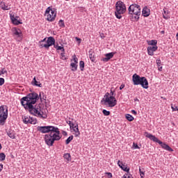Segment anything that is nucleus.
<instances>
[{"label":"nucleus","mask_w":178,"mask_h":178,"mask_svg":"<svg viewBox=\"0 0 178 178\" xmlns=\"http://www.w3.org/2000/svg\"><path fill=\"white\" fill-rule=\"evenodd\" d=\"M38 131L44 135V141L48 147H52L55 141H59L62 138L59 128L54 126L38 127ZM47 133H49L47 134Z\"/></svg>","instance_id":"f257e3e1"},{"label":"nucleus","mask_w":178,"mask_h":178,"mask_svg":"<svg viewBox=\"0 0 178 178\" xmlns=\"http://www.w3.org/2000/svg\"><path fill=\"white\" fill-rule=\"evenodd\" d=\"M40 99L38 94L33 92L28 94L26 97H22L20 99L21 104L26 111L31 109L34 105L37 103V101Z\"/></svg>","instance_id":"f03ea898"},{"label":"nucleus","mask_w":178,"mask_h":178,"mask_svg":"<svg viewBox=\"0 0 178 178\" xmlns=\"http://www.w3.org/2000/svg\"><path fill=\"white\" fill-rule=\"evenodd\" d=\"M129 17L131 22H138L141 15V6L137 3H133L128 8Z\"/></svg>","instance_id":"7ed1b4c3"},{"label":"nucleus","mask_w":178,"mask_h":178,"mask_svg":"<svg viewBox=\"0 0 178 178\" xmlns=\"http://www.w3.org/2000/svg\"><path fill=\"white\" fill-rule=\"evenodd\" d=\"M29 113L40 118V119H47V113H45V109L41 106V104L38 105L33 106L29 110Z\"/></svg>","instance_id":"20e7f679"},{"label":"nucleus","mask_w":178,"mask_h":178,"mask_svg":"<svg viewBox=\"0 0 178 178\" xmlns=\"http://www.w3.org/2000/svg\"><path fill=\"white\" fill-rule=\"evenodd\" d=\"M132 81L134 86H141L143 88L147 90L148 88V80L145 76H140V75L137 74H134L132 76Z\"/></svg>","instance_id":"39448f33"},{"label":"nucleus","mask_w":178,"mask_h":178,"mask_svg":"<svg viewBox=\"0 0 178 178\" xmlns=\"http://www.w3.org/2000/svg\"><path fill=\"white\" fill-rule=\"evenodd\" d=\"M102 102H104V105L108 108H113L118 105V100L115 96H111L109 92H106Z\"/></svg>","instance_id":"423d86ee"},{"label":"nucleus","mask_w":178,"mask_h":178,"mask_svg":"<svg viewBox=\"0 0 178 178\" xmlns=\"http://www.w3.org/2000/svg\"><path fill=\"white\" fill-rule=\"evenodd\" d=\"M145 137H147V138H149V140H151L152 141H154V143H157L158 144H159V145H161V147L163 148V149H165V151L173 152V149H172L170 146H169L166 143H163L162 141L158 139V138H156L155 136L148 132H145Z\"/></svg>","instance_id":"0eeeda50"},{"label":"nucleus","mask_w":178,"mask_h":178,"mask_svg":"<svg viewBox=\"0 0 178 178\" xmlns=\"http://www.w3.org/2000/svg\"><path fill=\"white\" fill-rule=\"evenodd\" d=\"M126 4L122 1H118L115 3V15L117 19H122V15L126 13Z\"/></svg>","instance_id":"6e6552de"},{"label":"nucleus","mask_w":178,"mask_h":178,"mask_svg":"<svg viewBox=\"0 0 178 178\" xmlns=\"http://www.w3.org/2000/svg\"><path fill=\"white\" fill-rule=\"evenodd\" d=\"M44 16L47 22H55V19H56V10L51 6L48 7L44 12Z\"/></svg>","instance_id":"1a4fd4ad"},{"label":"nucleus","mask_w":178,"mask_h":178,"mask_svg":"<svg viewBox=\"0 0 178 178\" xmlns=\"http://www.w3.org/2000/svg\"><path fill=\"white\" fill-rule=\"evenodd\" d=\"M8 119V106H0V126H3Z\"/></svg>","instance_id":"9d476101"},{"label":"nucleus","mask_w":178,"mask_h":178,"mask_svg":"<svg viewBox=\"0 0 178 178\" xmlns=\"http://www.w3.org/2000/svg\"><path fill=\"white\" fill-rule=\"evenodd\" d=\"M22 120L24 124H35L37 123L36 119H34L29 115H23Z\"/></svg>","instance_id":"9b49d317"},{"label":"nucleus","mask_w":178,"mask_h":178,"mask_svg":"<svg viewBox=\"0 0 178 178\" xmlns=\"http://www.w3.org/2000/svg\"><path fill=\"white\" fill-rule=\"evenodd\" d=\"M13 33V35L15 38H22L23 37V33H22V30L19 28L14 27L11 29Z\"/></svg>","instance_id":"f8f14e48"},{"label":"nucleus","mask_w":178,"mask_h":178,"mask_svg":"<svg viewBox=\"0 0 178 178\" xmlns=\"http://www.w3.org/2000/svg\"><path fill=\"white\" fill-rule=\"evenodd\" d=\"M70 128L72 129L73 131L75 133V137H79L80 136V131H79V124L72 122L70 125Z\"/></svg>","instance_id":"ddd939ff"},{"label":"nucleus","mask_w":178,"mask_h":178,"mask_svg":"<svg viewBox=\"0 0 178 178\" xmlns=\"http://www.w3.org/2000/svg\"><path fill=\"white\" fill-rule=\"evenodd\" d=\"M158 49V46H150L147 47V54L149 56H154V53Z\"/></svg>","instance_id":"4468645a"},{"label":"nucleus","mask_w":178,"mask_h":178,"mask_svg":"<svg viewBox=\"0 0 178 178\" xmlns=\"http://www.w3.org/2000/svg\"><path fill=\"white\" fill-rule=\"evenodd\" d=\"M115 56V52H111L108 54H106L105 56L106 58H102L101 60L102 62H109L112 58Z\"/></svg>","instance_id":"2eb2a0df"},{"label":"nucleus","mask_w":178,"mask_h":178,"mask_svg":"<svg viewBox=\"0 0 178 178\" xmlns=\"http://www.w3.org/2000/svg\"><path fill=\"white\" fill-rule=\"evenodd\" d=\"M10 20L12 21L13 24H15V26H19V24H23V22H20L19 19V17H15V15H10Z\"/></svg>","instance_id":"dca6fc26"},{"label":"nucleus","mask_w":178,"mask_h":178,"mask_svg":"<svg viewBox=\"0 0 178 178\" xmlns=\"http://www.w3.org/2000/svg\"><path fill=\"white\" fill-rule=\"evenodd\" d=\"M46 44L48 49H49V47H52V45H55V38H54V37L52 36L49 37L47 38Z\"/></svg>","instance_id":"f3484780"},{"label":"nucleus","mask_w":178,"mask_h":178,"mask_svg":"<svg viewBox=\"0 0 178 178\" xmlns=\"http://www.w3.org/2000/svg\"><path fill=\"white\" fill-rule=\"evenodd\" d=\"M149 15H151V10H149V8H148V7L147 6L144 7L142 10V15L144 17H148Z\"/></svg>","instance_id":"a211bd4d"},{"label":"nucleus","mask_w":178,"mask_h":178,"mask_svg":"<svg viewBox=\"0 0 178 178\" xmlns=\"http://www.w3.org/2000/svg\"><path fill=\"white\" fill-rule=\"evenodd\" d=\"M6 133L7 136H8L10 138H12V140H15V138H16V132L14 130L9 129Z\"/></svg>","instance_id":"6ab92c4d"},{"label":"nucleus","mask_w":178,"mask_h":178,"mask_svg":"<svg viewBox=\"0 0 178 178\" xmlns=\"http://www.w3.org/2000/svg\"><path fill=\"white\" fill-rule=\"evenodd\" d=\"M118 165L122 169V170H124V172H130V168L124 165L123 163H120V161H118Z\"/></svg>","instance_id":"aec40b11"},{"label":"nucleus","mask_w":178,"mask_h":178,"mask_svg":"<svg viewBox=\"0 0 178 178\" xmlns=\"http://www.w3.org/2000/svg\"><path fill=\"white\" fill-rule=\"evenodd\" d=\"M89 58L91 62L95 63V53L92 51H89Z\"/></svg>","instance_id":"412c9836"},{"label":"nucleus","mask_w":178,"mask_h":178,"mask_svg":"<svg viewBox=\"0 0 178 178\" xmlns=\"http://www.w3.org/2000/svg\"><path fill=\"white\" fill-rule=\"evenodd\" d=\"M32 84L33 86H35L36 87H42V84L41 83V82L37 81L35 77L33 78Z\"/></svg>","instance_id":"4be33fe9"},{"label":"nucleus","mask_w":178,"mask_h":178,"mask_svg":"<svg viewBox=\"0 0 178 178\" xmlns=\"http://www.w3.org/2000/svg\"><path fill=\"white\" fill-rule=\"evenodd\" d=\"M148 45H152V47H156V44H158V40H152L147 42Z\"/></svg>","instance_id":"5701e85b"},{"label":"nucleus","mask_w":178,"mask_h":178,"mask_svg":"<svg viewBox=\"0 0 178 178\" xmlns=\"http://www.w3.org/2000/svg\"><path fill=\"white\" fill-rule=\"evenodd\" d=\"M70 66L72 67V72H76L79 65L74 63H71Z\"/></svg>","instance_id":"b1692460"},{"label":"nucleus","mask_w":178,"mask_h":178,"mask_svg":"<svg viewBox=\"0 0 178 178\" xmlns=\"http://www.w3.org/2000/svg\"><path fill=\"white\" fill-rule=\"evenodd\" d=\"M168 12L166 9H163V19H165V20H168V19H169V15H168Z\"/></svg>","instance_id":"393cba45"},{"label":"nucleus","mask_w":178,"mask_h":178,"mask_svg":"<svg viewBox=\"0 0 178 178\" xmlns=\"http://www.w3.org/2000/svg\"><path fill=\"white\" fill-rule=\"evenodd\" d=\"M1 9H2L3 10H10V6H6V4H5V3H3L1 6Z\"/></svg>","instance_id":"a878e982"},{"label":"nucleus","mask_w":178,"mask_h":178,"mask_svg":"<svg viewBox=\"0 0 178 178\" xmlns=\"http://www.w3.org/2000/svg\"><path fill=\"white\" fill-rule=\"evenodd\" d=\"M125 118L128 122H133V120H134V117L130 114L125 115Z\"/></svg>","instance_id":"bb28decb"},{"label":"nucleus","mask_w":178,"mask_h":178,"mask_svg":"<svg viewBox=\"0 0 178 178\" xmlns=\"http://www.w3.org/2000/svg\"><path fill=\"white\" fill-rule=\"evenodd\" d=\"M63 158L64 159H66V161H67V162H69L70 161H72V157L70 156V154L69 153H66L63 155Z\"/></svg>","instance_id":"cd10ccee"},{"label":"nucleus","mask_w":178,"mask_h":178,"mask_svg":"<svg viewBox=\"0 0 178 178\" xmlns=\"http://www.w3.org/2000/svg\"><path fill=\"white\" fill-rule=\"evenodd\" d=\"M39 99H40V102L45 101L47 99V97L44 96V92H40Z\"/></svg>","instance_id":"c85d7f7f"},{"label":"nucleus","mask_w":178,"mask_h":178,"mask_svg":"<svg viewBox=\"0 0 178 178\" xmlns=\"http://www.w3.org/2000/svg\"><path fill=\"white\" fill-rule=\"evenodd\" d=\"M84 66H85L84 61L81 60L79 62V67H80L81 72H83L84 70Z\"/></svg>","instance_id":"c756f323"},{"label":"nucleus","mask_w":178,"mask_h":178,"mask_svg":"<svg viewBox=\"0 0 178 178\" xmlns=\"http://www.w3.org/2000/svg\"><path fill=\"white\" fill-rule=\"evenodd\" d=\"M40 48H45V49H48V46H47V43L44 44V42H39Z\"/></svg>","instance_id":"7c9ffc66"},{"label":"nucleus","mask_w":178,"mask_h":178,"mask_svg":"<svg viewBox=\"0 0 178 178\" xmlns=\"http://www.w3.org/2000/svg\"><path fill=\"white\" fill-rule=\"evenodd\" d=\"M6 158V155L4 154V153H0V161L2 162L5 161Z\"/></svg>","instance_id":"2f4dec72"},{"label":"nucleus","mask_w":178,"mask_h":178,"mask_svg":"<svg viewBox=\"0 0 178 178\" xmlns=\"http://www.w3.org/2000/svg\"><path fill=\"white\" fill-rule=\"evenodd\" d=\"M73 140V136H70L69 138H67L65 140V144L67 145L68 144H70V142Z\"/></svg>","instance_id":"473e14b6"},{"label":"nucleus","mask_w":178,"mask_h":178,"mask_svg":"<svg viewBox=\"0 0 178 178\" xmlns=\"http://www.w3.org/2000/svg\"><path fill=\"white\" fill-rule=\"evenodd\" d=\"M72 61H73L74 63H76V64L79 63V58H77V57L76 56V55L72 56Z\"/></svg>","instance_id":"72a5a7b5"},{"label":"nucleus","mask_w":178,"mask_h":178,"mask_svg":"<svg viewBox=\"0 0 178 178\" xmlns=\"http://www.w3.org/2000/svg\"><path fill=\"white\" fill-rule=\"evenodd\" d=\"M0 73H1V74H8V70H6V68L3 67V68H1Z\"/></svg>","instance_id":"f704fd0d"},{"label":"nucleus","mask_w":178,"mask_h":178,"mask_svg":"<svg viewBox=\"0 0 178 178\" xmlns=\"http://www.w3.org/2000/svg\"><path fill=\"white\" fill-rule=\"evenodd\" d=\"M102 113H103V115H104V116H109V115H111V111H108L104 109L102 111Z\"/></svg>","instance_id":"c9c22d12"},{"label":"nucleus","mask_w":178,"mask_h":178,"mask_svg":"<svg viewBox=\"0 0 178 178\" xmlns=\"http://www.w3.org/2000/svg\"><path fill=\"white\" fill-rule=\"evenodd\" d=\"M58 25H59V27H62V28L65 27V22H63V20L60 19L58 22Z\"/></svg>","instance_id":"e433bc0d"},{"label":"nucleus","mask_w":178,"mask_h":178,"mask_svg":"<svg viewBox=\"0 0 178 178\" xmlns=\"http://www.w3.org/2000/svg\"><path fill=\"white\" fill-rule=\"evenodd\" d=\"M133 149H140V147L138 146V145L136 143H133V146H132Z\"/></svg>","instance_id":"4c0bfd02"},{"label":"nucleus","mask_w":178,"mask_h":178,"mask_svg":"<svg viewBox=\"0 0 178 178\" xmlns=\"http://www.w3.org/2000/svg\"><path fill=\"white\" fill-rule=\"evenodd\" d=\"M57 51H61L62 52H65V48L62 46H58L56 49Z\"/></svg>","instance_id":"58836bf2"},{"label":"nucleus","mask_w":178,"mask_h":178,"mask_svg":"<svg viewBox=\"0 0 178 178\" xmlns=\"http://www.w3.org/2000/svg\"><path fill=\"white\" fill-rule=\"evenodd\" d=\"M3 84H5V79L3 78H0V87L1 86H3Z\"/></svg>","instance_id":"ea45409f"},{"label":"nucleus","mask_w":178,"mask_h":178,"mask_svg":"<svg viewBox=\"0 0 178 178\" xmlns=\"http://www.w3.org/2000/svg\"><path fill=\"white\" fill-rule=\"evenodd\" d=\"M156 65H157L158 67H160L161 65V63H162V62L161 61V60L157 59V60H156Z\"/></svg>","instance_id":"a19ab883"},{"label":"nucleus","mask_w":178,"mask_h":178,"mask_svg":"<svg viewBox=\"0 0 178 178\" xmlns=\"http://www.w3.org/2000/svg\"><path fill=\"white\" fill-rule=\"evenodd\" d=\"M171 108H172V112H176V111H177V112H178V108H177V106H171Z\"/></svg>","instance_id":"79ce46f5"},{"label":"nucleus","mask_w":178,"mask_h":178,"mask_svg":"<svg viewBox=\"0 0 178 178\" xmlns=\"http://www.w3.org/2000/svg\"><path fill=\"white\" fill-rule=\"evenodd\" d=\"M139 172H140V177H143L144 172L141 170V168H139Z\"/></svg>","instance_id":"37998d69"},{"label":"nucleus","mask_w":178,"mask_h":178,"mask_svg":"<svg viewBox=\"0 0 178 178\" xmlns=\"http://www.w3.org/2000/svg\"><path fill=\"white\" fill-rule=\"evenodd\" d=\"M105 174L108 176V178H112V173H111V172H106Z\"/></svg>","instance_id":"c03bdc74"},{"label":"nucleus","mask_w":178,"mask_h":178,"mask_svg":"<svg viewBox=\"0 0 178 178\" xmlns=\"http://www.w3.org/2000/svg\"><path fill=\"white\" fill-rule=\"evenodd\" d=\"M131 113L133 114V115H134L135 116L136 115H137V111H136L135 110H131Z\"/></svg>","instance_id":"a18cd8bd"},{"label":"nucleus","mask_w":178,"mask_h":178,"mask_svg":"<svg viewBox=\"0 0 178 178\" xmlns=\"http://www.w3.org/2000/svg\"><path fill=\"white\" fill-rule=\"evenodd\" d=\"M75 40H76V41H79V44H80V43L81 42V38H79L76 37V38H75Z\"/></svg>","instance_id":"49530a36"},{"label":"nucleus","mask_w":178,"mask_h":178,"mask_svg":"<svg viewBox=\"0 0 178 178\" xmlns=\"http://www.w3.org/2000/svg\"><path fill=\"white\" fill-rule=\"evenodd\" d=\"M2 169H3V165L0 163V172H2Z\"/></svg>","instance_id":"de8ad7c7"},{"label":"nucleus","mask_w":178,"mask_h":178,"mask_svg":"<svg viewBox=\"0 0 178 178\" xmlns=\"http://www.w3.org/2000/svg\"><path fill=\"white\" fill-rule=\"evenodd\" d=\"M54 45V47L56 49H57V48L59 47V45L58 44V43L57 44H55L54 43V44H53Z\"/></svg>","instance_id":"09e8293b"},{"label":"nucleus","mask_w":178,"mask_h":178,"mask_svg":"<svg viewBox=\"0 0 178 178\" xmlns=\"http://www.w3.org/2000/svg\"><path fill=\"white\" fill-rule=\"evenodd\" d=\"M125 86L124 84H122L120 86V90H123V88H124Z\"/></svg>","instance_id":"8fccbe9b"},{"label":"nucleus","mask_w":178,"mask_h":178,"mask_svg":"<svg viewBox=\"0 0 178 178\" xmlns=\"http://www.w3.org/2000/svg\"><path fill=\"white\" fill-rule=\"evenodd\" d=\"M159 72H162V66L158 67Z\"/></svg>","instance_id":"3c124183"},{"label":"nucleus","mask_w":178,"mask_h":178,"mask_svg":"<svg viewBox=\"0 0 178 178\" xmlns=\"http://www.w3.org/2000/svg\"><path fill=\"white\" fill-rule=\"evenodd\" d=\"M47 41V38H44L43 40H40L41 42H45Z\"/></svg>","instance_id":"603ef678"},{"label":"nucleus","mask_w":178,"mask_h":178,"mask_svg":"<svg viewBox=\"0 0 178 178\" xmlns=\"http://www.w3.org/2000/svg\"><path fill=\"white\" fill-rule=\"evenodd\" d=\"M67 124H69V126H70V124H72V121L67 120Z\"/></svg>","instance_id":"864d4df0"},{"label":"nucleus","mask_w":178,"mask_h":178,"mask_svg":"<svg viewBox=\"0 0 178 178\" xmlns=\"http://www.w3.org/2000/svg\"><path fill=\"white\" fill-rule=\"evenodd\" d=\"M115 93L113 92V91L111 90V95H110V97H113V95Z\"/></svg>","instance_id":"5fc2aeb1"},{"label":"nucleus","mask_w":178,"mask_h":178,"mask_svg":"<svg viewBox=\"0 0 178 178\" xmlns=\"http://www.w3.org/2000/svg\"><path fill=\"white\" fill-rule=\"evenodd\" d=\"M60 56H62V58H63L65 56V51H62V53L60 54Z\"/></svg>","instance_id":"6e6d98bb"},{"label":"nucleus","mask_w":178,"mask_h":178,"mask_svg":"<svg viewBox=\"0 0 178 178\" xmlns=\"http://www.w3.org/2000/svg\"><path fill=\"white\" fill-rule=\"evenodd\" d=\"M161 34H165V31H162Z\"/></svg>","instance_id":"4d7b16f0"},{"label":"nucleus","mask_w":178,"mask_h":178,"mask_svg":"<svg viewBox=\"0 0 178 178\" xmlns=\"http://www.w3.org/2000/svg\"><path fill=\"white\" fill-rule=\"evenodd\" d=\"M176 37H177V40L178 41V33H177Z\"/></svg>","instance_id":"13d9d810"},{"label":"nucleus","mask_w":178,"mask_h":178,"mask_svg":"<svg viewBox=\"0 0 178 178\" xmlns=\"http://www.w3.org/2000/svg\"><path fill=\"white\" fill-rule=\"evenodd\" d=\"M0 149H2V145L0 143Z\"/></svg>","instance_id":"bf43d9fd"},{"label":"nucleus","mask_w":178,"mask_h":178,"mask_svg":"<svg viewBox=\"0 0 178 178\" xmlns=\"http://www.w3.org/2000/svg\"><path fill=\"white\" fill-rule=\"evenodd\" d=\"M65 134H67L66 131H64Z\"/></svg>","instance_id":"052dcab7"},{"label":"nucleus","mask_w":178,"mask_h":178,"mask_svg":"<svg viewBox=\"0 0 178 178\" xmlns=\"http://www.w3.org/2000/svg\"><path fill=\"white\" fill-rule=\"evenodd\" d=\"M140 178H144V177H140Z\"/></svg>","instance_id":"680f3d73"},{"label":"nucleus","mask_w":178,"mask_h":178,"mask_svg":"<svg viewBox=\"0 0 178 178\" xmlns=\"http://www.w3.org/2000/svg\"><path fill=\"white\" fill-rule=\"evenodd\" d=\"M65 1H70V0H65Z\"/></svg>","instance_id":"e2e57ef3"}]
</instances>
